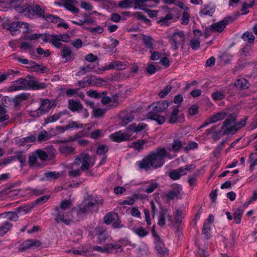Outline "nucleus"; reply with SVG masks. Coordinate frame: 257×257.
Instances as JSON below:
<instances>
[{"instance_id":"4","label":"nucleus","mask_w":257,"mask_h":257,"mask_svg":"<svg viewBox=\"0 0 257 257\" xmlns=\"http://www.w3.org/2000/svg\"><path fill=\"white\" fill-rule=\"evenodd\" d=\"M227 117L223 122L221 126L222 135H227L229 134L234 135L236 133V129L234 127L235 119L237 116L235 113L230 114H227Z\"/></svg>"},{"instance_id":"5","label":"nucleus","mask_w":257,"mask_h":257,"mask_svg":"<svg viewBox=\"0 0 257 257\" xmlns=\"http://www.w3.org/2000/svg\"><path fill=\"white\" fill-rule=\"evenodd\" d=\"M236 18H234L231 16L225 17L222 20L210 25V29L212 32H222L226 26L229 23L234 21Z\"/></svg>"},{"instance_id":"52","label":"nucleus","mask_w":257,"mask_h":257,"mask_svg":"<svg viewBox=\"0 0 257 257\" xmlns=\"http://www.w3.org/2000/svg\"><path fill=\"white\" fill-rule=\"evenodd\" d=\"M108 151V147L105 145L98 146L96 153L99 155H103Z\"/></svg>"},{"instance_id":"44","label":"nucleus","mask_w":257,"mask_h":257,"mask_svg":"<svg viewBox=\"0 0 257 257\" xmlns=\"http://www.w3.org/2000/svg\"><path fill=\"white\" fill-rule=\"evenodd\" d=\"M18 212H7L4 214L6 217V218H7L8 220H12L16 221L18 220V216L17 215V213Z\"/></svg>"},{"instance_id":"46","label":"nucleus","mask_w":257,"mask_h":257,"mask_svg":"<svg viewBox=\"0 0 257 257\" xmlns=\"http://www.w3.org/2000/svg\"><path fill=\"white\" fill-rule=\"evenodd\" d=\"M248 119V116L245 115L244 118L241 119L239 122H236V119H235V124L234 127L236 129V132L238 130L240 129L242 127L244 126L246 124V121Z\"/></svg>"},{"instance_id":"15","label":"nucleus","mask_w":257,"mask_h":257,"mask_svg":"<svg viewBox=\"0 0 257 257\" xmlns=\"http://www.w3.org/2000/svg\"><path fill=\"white\" fill-rule=\"evenodd\" d=\"M148 143L146 140L139 139L136 141L133 142L129 146L131 148H133L135 150L140 152L144 149V145Z\"/></svg>"},{"instance_id":"8","label":"nucleus","mask_w":257,"mask_h":257,"mask_svg":"<svg viewBox=\"0 0 257 257\" xmlns=\"http://www.w3.org/2000/svg\"><path fill=\"white\" fill-rule=\"evenodd\" d=\"M61 56L63 59H65V62L72 61L76 57L75 54L72 51L71 48L66 45H64L61 50Z\"/></svg>"},{"instance_id":"34","label":"nucleus","mask_w":257,"mask_h":257,"mask_svg":"<svg viewBox=\"0 0 257 257\" xmlns=\"http://www.w3.org/2000/svg\"><path fill=\"white\" fill-rule=\"evenodd\" d=\"M12 224L6 221L4 225L0 226V236H3L8 232L12 227Z\"/></svg>"},{"instance_id":"40","label":"nucleus","mask_w":257,"mask_h":257,"mask_svg":"<svg viewBox=\"0 0 257 257\" xmlns=\"http://www.w3.org/2000/svg\"><path fill=\"white\" fill-rule=\"evenodd\" d=\"M95 68L94 65L91 64L88 65L86 66L82 67L80 70L77 72V75H83L86 73L92 71Z\"/></svg>"},{"instance_id":"33","label":"nucleus","mask_w":257,"mask_h":257,"mask_svg":"<svg viewBox=\"0 0 257 257\" xmlns=\"http://www.w3.org/2000/svg\"><path fill=\"white\" fill-rule=\"evenodd\" d=\"M43 19L48 22L54 23H57L59 21H63L59 17L51 14H45Z\"/></svg>"},{"instance_id":"35","label":"nucleus","mask_w":257,"mask_h":257,"mask_svg":"<svg viewBox=\"0 0 257 257\" xmlns=\"http://www.w3.org/2000/svg\"><path fill=\"white\" fill-rule=\"evenodd\" d=\"M243 210L240 208L236 209L233 213V219L236 224L240 222Z\"/></svg>"},{"instance_id":"43","label":"nucleus","mask_w":257,"mask_h":257,"mask_svg":"<svg viewBox=\"0 0 257 257\" xmlns=\"http://www.w3.org/2000/svg\"><path fill=\"white\" fill-rule=\"evenodd\" d=\"M44 176L48 180H50L51 179H56L60 177V173L55 171L48 172L45 173Z\"/></svg>"},{"instance_id":"13","label":"nucleus","mask_w":257,"mask_h":257,"mask_svg":"<svg viewBox=\"0 0 257 257\" xmlns=\"http://www.w3.org/2000/svg\"><path fill=\"white\" fill-rule=\"evenodd\" d=\"M158 113L151 110L147 113V116L148 118L157 121L159 124H162L165 122V118L164 116L158 115Z\"/></svg>"},{"instance_id":"60","label":"nucleus","mask_w":257,"mask_h":257,"mask_svg":"<svg viewBox=\"0 0 257 257\" xmlns=\"http://www.w3.org/2000/svg\"><path fill=\"white\" fill-rule=\"evenodd\" d=\"M83 28L86 30H88L91 33H98L101 34L103 32V28L101 26H98L95 28H91L83 26Z\"/></svg>"},{"instance_id":"51","label":"nucleus","mask_w":257,"mask_h":257,"mask_svg":"<svg viewBox=\"0 0 257 257\" xmlns=\"http://www.w3.org/2000/svg\"><path fill=\"white\" fill-rule=\"evenodd\" d=\"M72 205V202L70 200L65 199L61 202L59 207L61 210H66L69 209Z\"/></svg>"},{"instance_id":"1","label":"nucleus","mask_w":257,"mask_h":257,"mask_svg":"<svg viewBox=\"0 0 257 257\" xmlns=\"http://www.w3.org/2000/svg\"><path fill=\"white\" fill-rule=\"evenodd\" d=\"M89 201H85L79 204L77 208H73L71 211L64 212L58 206L55 207L53 215L55 217L56 221L59 223L63 222L66 225H69L72 220V213H76L79 218L83 217L85 214L92 212L96 204H102L103 200L101 197H89Z\"/></svg>"},{"instance_id":"55","label":"nucleus","mask_w":257,"mask_h":257,"mask_svg":"<svg viewBox=\"0 0 257 257\" xmlns=\"http://www.w3.org/2000/svg\"><path fill=\"white\" fill-rule=\"evenodd\" d=\"M198 145L195 142L190 141L189 144L184 148L186 153H188L189 150L197 148Z\"/></svg>"},{"instance_id":"7","label":"nucleus","mask_w":257,"mask_h":257,"mask_svg":"<svg viewBox=\"0 0 257 257\" xmlns=\"http://www.w3.org/2000/svg\"><path fill=\"white\" fill-rule=\"evenodd\" d=\"M131 135L121 133V131L116 132L110 135L112 140L115 142L120 143L123 141L132 140L136 137L131 138Z\"/></svg>"},{"instance_id":"41","label":"nucleus","mask_w":257,"mask_h":257,"mask_svg":"<svg viewBox=\"0 0 257 257\" xmlns=\"http://www.w3.org/2000/svg\"><path fill=\"white\" fill-rule=\"evenodd\" d=\"M134 232L140 237L143 238L149 234V232L146 231L145 228L143 227H139L136 228Z\"/></svg>"},{"instance_id":"22","label":"nucleus","mask_w":257,"mask_h":257,"mask_svg":"<svg viewBox=\"0 0 257 257\" xmlns=\"http://www.w3.org/2000/svg\"><path fill=\"white\" fill-rule=\"evenodd\" d=\"M80 156L82 158V165L81 166V169L83 171H86L87 170L90 166L89 161H90V158L88 154H81Z\"/></svg>"},{"instance_id":"31","label":"nucleus","mask_w":257,"mask_h":257,"mask_svg":"<svg viewBox=\"0 0 257 257\" xmlns=\"http://www.w3.org/2000/svg\"><path fill=\"white\" fill-rule=\"evenodd\" d=\"M36 140V137L35 135H31L27 137L20 139L18 144L21 146H24L27 143H33Z\"/></svg>"},{"instance_id":"12","label":"nucleus","mask_w":257,"mask_h":257,"mask_svg":"<svg viewBox=\"0 0 257 257\" xmlns=\"http://www.w3.org/2000/svg\"><path fill=\"white\" fill-rule=\"evenodd\" d=\"M68 107L73 112H79L83 108V105L79 100L76 101L72 99L68 100Z\"/></svg>"},{"instance_id":"57","label":"nucleus","mask_w":257,"mask_h":257,"mask_svg":"<svg viewBox=\"0 0 257 257\" xmlns=\"http://www.w3.org/2000/svg\"><path fill=\"white\" fill-rule=\"evenodd\" d=\"M36 155L37 157L40 158L42 161H45L48 158V155L47 153L43 150H38L36 152Z\"/></svg>"},{"instance_id":"62","label":"nucleus","mask_w":257,"mask_h":257,"mask_svg":"<svg viewBox=\"0 0 257 257\" xmlns=\"http://www.w3.org/2000/svg\"><path fill=\"white\" fill-rule=\"evenodd\" d=\"M159 186L158 183L154 182L151 183L148 187L146 189L145 192L149 194L153 192L155 189L157 188Z\"/></svg>"},{"instance_id":"48","label":"nucleus","mask_w":257,"mask_h":257,"mask_svg":"<svg viewBox=\"0 0 257 257\" xmlns=\"http://www.w3.org/2000/svg\"><path fill=\"white\" fill-rule=\"evenodd\" d=\"M50 139V137H48V132L46 131H43L40 132L39 135L38 137V141L39 142H42L43 141H45Z\"/></svg>"},{"instance_id":"27","label":"nucleus","mask_w":257,"mask_h":257,"mask_svg":"<svg viewBox=\"0 0 257 257\" xmlns=\"http://www.w3.org/2000/svg\"><path fill=\"white\" fill-rule=\"evenodd\" d=\"M174 17V16L173 14H167L164 17L161 18L159 21H158V23L160 24L161 26H168V21L172 20Z\"/></svg>"},{"instance_id":"63","label":"nucleus","mask_w":257,"mask_h":257,"mask_svg":"<svg viewBox=\"0 0 257 257\" xmlns=\"http://www.w3.org/2000/svg\"><path fill=\"white\" fill-rule=\"evenodd\" d=\"M212 97L215 100H220L224 98V95L220 92H215L212 93Z\"/></svg>"},{"instance_id":"64","label":"nucleus","mask_w":257,"mask_h":257,"mask_svg":"<svg viewBox=\"0 0 257 257\" xmlns=\"http://www.w3.org/2000/svg\"><path fill=\"white\" fill-rule=\"evenodd\" d=\"M170 178L173 180H177L180 178L181 175L178 173L176 170L171 171L169 175Z\"/></svg>"},{"instance_id":"29","label":"nucleus","mask_w":257,"mask_h":257,"mask_svg":"<svg viewBox=\"0 0 257 257\" xmlns=\"http://www.w3.org/2000/svg\"><path fill=\"white\" fill-rule=\"evenodd\" d=\"M118 214L116 213H109L106 214L104 218V222L106 224H109L115 221L117 219Z\"/></svg>"},{"instance_id":"11","label":"nucleus","mask_w":257,"mask_h":257,"mask_svg":"<svg viewBox=\"0 0 257 257\" xmlns=\"http://www.w3.org/2000/svg\"><path fill=\"white\" fill-rule=\"evenodd\" d=\"M61 2L63 6L73 14H77L79 13V9L74 6L76 3V0H61Z\"/></svg>"},{"instance_id":"16","label":"nucleus","mask_w":257,"mask_h":257,"mask_svg":"<svg viewBox=\"0 0 257 257\" xmlns=\"http://www.w3.org/2000/svg\"><path fill=\"white\" fill-rule=\"evenodd\" d=\"M53 106V103H51L50 99H42L41 105L39 107L44 114L48 112Z\"/></svg>"},{"instance_id":"9","label":"nucleus","mask_w":257,"mask_h":257,"mask_svg":"<svg viewBox=\"0 0 257 257\" xmlns=\"http://www.w3.org/2000/svg\"><path fill=\"white\" fill-rule=\"evenodd\" d=\"M18 85L12 86L10 88L12 91L25 90L29 88L30 85V78L27 80L24 78H21L16 81Z\"/></svg>"},{"instance_id":"49","label":"nucleus","mask_w":257,"mask_h":257,"mask_svg":"<svg viewBox=\"0 0 257 257\" xmlns=\"http://www.w3.org/2000/svg\"><path fill=\"white\" fill-rule=\"evenodd\" d=\"M109 234L106 231H105L97 237L98 243L100 244L104 243L106 240H109Z\"/></svg>"},{"instance_id":"6","label":"nucleus","mask_w":257,"mask_h":257,"mask_svg":"<svg viewBox=\"0 0 257 257\" xmlns=\"http://www.w3.org/2000/svg\"><path fill=\"white\" fill-rule=\"evenodd\" d=\"M22 28L25 29L24 33H28L29 24L25 22L16 21L10 24L6 29L11 32L12 35H15L17 32H20V29Z\"/></svg>"},{"instance_id":"36","label":"nucleus","mask_w":257,"mask_h":257,"mask_svg":"<svg viewBox=\"0 0 257 257\" xmlns=\"http://www.w3.org/2000/svg\"><path fill=\"white\" fill-rule=\"evenodd\" d=\"M218 126V125H214L211 127V130L212 131V137L215 141L218 140L221 136H224V135L222 134V132L221 128L219 131H216V128Z\"/></svg>"},{"instance_id":"10","label":"nucleus","mask_w":257,"mask_h":257,"mask_svg":"<svg viewBox=\"0 0 257 257\" xmlns=\"http://www.w3.org/2000/svg\"><path fill=\"white\" fill-rule=\"evenodd\" d=\"M155 248L160 256H164L168 254V249L165 247V244L160 238L154 240Z\"/></svg>"},{"instance_id":"3","label":"nucleus","mask_w":257,"mask_h":257,"mask_svg":"<svg viewBox=\"0 0 257 257\" xmlns=\"http://www.w3.org/2000/svg\"><path fill=\"white\" fill-rule=\"evenodd\" d=\"M15 10L20 13H23L25 16L31 19L35 17L43 18L45 14L44 8L38 5L18 6L16 7Z\"/></svg>"},{"instance_id":"30","label":"nucleus","mask_w":257,"mask_h":257,"mask_svg":"<svg viewBox=\"0 0 257 257\" xmlns=\"http://www.w3.org/2000/svg\"><path fill=\"white\" fill-rule=\"evenodd\" d=\"M134 1V4L136 6L134 8L135 9L145 6L146 2H153L155 5L158 4L160 2V0H135Z\"/></svg>"},{"instance_id":"19","label":"nucleus","mask_w":257,"mask_h":257,"mask_svg":"<svg viewBox=\"0 0 257 257\" xmlns=\"http://www.w3.org/2000/svg\"><path fill=\"white\" fill-rule=\"evenodd\" d=\"M169 106V102L167 100L158 101L153 108V111L157 112H161L166 110Z\"/></svg>"},{"instance_id":"42","label":"nucleus","mask_w":257,"mask_h":257,"mask_svg":"<svg viewBox=\"0 0 257 257\" xmlns=\"http://www.w3.org/2000/svg\"><path fill=\"white\" fill-rule=\"evenodd\" d=\"M84 126L83 124L78 121H72L68 124L66 125V129H73V128H82Z\"/></svg>"},{"instance_id":"50","label":"nucleus","mask_w":257,"mask_h":257,"mask_svg":"<svg viewBox=\"0 0 257 257\" xmlns=\"http://www.w3.org/2000/svg\"><path fill=\"white\" fill-rule=\"evenodd\" d=\"M225 143V141L223 140L222 142H221L217 145V146L215 148V149L213 152V154L214 157H217L218 156V155H219L220 153L221 152Z\"/></svg>"},{"instance_id":"18","label":"nucleus","mask_w":257,"mask_h":257,"mask_svg":"<svg viewBox=\"0 0 257 257\" xmlns=\"http://www.w3.org/2000/svg\"><path fill=\"white\" fill-rule=\"evenodd\" d=\"M166 216H168L170 220L171 219V216L167 215V210L163 208H161L159 213V220L158 224L159 226L162 227L165 223V218Z\"/></svg>"},{"instance_id":"32","label":"nucleus","mask_w":257,"mask_h":257,"mask_svg":"<svg viewBox=\"0 0 257 257\" xmlns=\"http://www.w3.org/2000/svg\"><path fill=\"white\" fill-rule=\"evenodd\" d=\"M135 0H123L120 1L118 4V7L121 9H127L133 7Z\"/></svg>"},{"instance_id":"61","label":"nucleus","mask_w":257,"mask_h":257,"mask_svg":"<svg viewBox=\"0 0 257 257\" xmlns=\"http://www.w3.org/2000/svg\"><path fill=\"white\" fill-rule=\"evenodd\" d=\"M105 112V109H102L101 108H95L93 109V114L94 116L99 117L103 116Z\"/></svg>"},{"instance_id":"17","label":"nucleus","mask_w":257,"mask_h":257,"mask_svg":"<svg viewBox=\"0 0 257 257\" xmlns=\"http://www.w3.org/2000/svg\"><path fill=\"white\" fill-rule=\"evenodd\" d=\"M47 85L43 82H39L36 80L34 77H30V89L32 90H39L46 88Z\"/></svg>"},{"instance_id":"23","label":"nucleus","mask_w":257,"mask_h":257,"mask_svg":"<svg viewBox=\"0 0 257 257\" xmlns=\"http://www.w3.org/2000/svg\"><path fill=\"white\" fill-rule=\"evenodd\" d=\"M234 85L237 88L242 90L248 88L250 86V84L246 79L240 78L237 79L235 81Z\"/></svg>"},{"instance_id":"47","label":"nucleus","mask_w":257,"mask_h":257,"mask_svg":"<svg viewBox=\"0 0 257 257\" xmlns=\"http://www.w3.org/2000/svg\"><path fill=\"white\" fill-rule=\"evenodd\" d=\"M210 226L209 224H207L206 223H204L202 232V234H204L205 239H208L209 238V232L210 231Z\"/></svg>"},{"instance_id":"21","label":"nucleus","mask_w":257,"mask_h":257,"mask_svg":"<svg viewBox=\"0 0 257 257\" xmlns=\"http://www.w3.org/2000/svg\"><path fill=\"white\" fill-rule=\"evenodd\" d=\"M227 115V113L225 111H222L220 112L216 113L215 114L212 115L208 118L209 123H213L217 122L218 120H222Z\"/></svg>"},{"instance_id":"37","label":"nucleus","mask_w":257,"mask_h":257,"mask_svg":"<svg viewBox=\"0 0 257 257\" xmlns=\"http://www.w3.org/2000/svg\"><path fill=\"white\" fill-rule=\"evenodd\" d=\"M50 43L57 48H63L65 44H62L55 35H53Z\"/></svg>"},{"instance_id":"38","label":"nucleus","mask_w":257,"mask_h":257,"mask_svg":"<svg viewBox=\"0 0 257 257\" xmlns=\"http://www.w3.org/2000/svg\"><path fill=\"white\" fill-rule=\"evenodd\" d=\"M50 43L57 48H63L65 44H62L55 35H53Z\"/></svg>"},{"instance_id":"53","label":"nucleus","mask_w":257,"mask_h":257,"mask_svg":"<svg viewBox=\"0 0 257 257\" xmlns=\"http://www.w3.org/2000/svg\"><path fill=\"white\" fill-rule=\"evenodd\" d=\"M182 144L181 141L178 139L174 140L172 144V150L176 152L179 151Z\"/></svg>"},{"instance_id":"2","label":"nucleus","mask_w":257,"mask_h":257,"mask_svg":"<svg viewBox=\"0 0 257 257\" xmlns=\"http://www.w3.org/2000/svg\"><path fill=\"white\" fill-rule=\"evenodd\" d=\"M167 152L165 148H158L156 151L151 152L145 158L138 161L137 164L140 169L148 171L161 167L165 163Z\"/></svg>"},{"instance_id":"14","label":"nucleus","mask_w":257,"mask_h":257,"mask_svg":"<svg viewBox=\"0 0 257 257\" xmlns=\"http://www.w3.org/2000/svg\"><path fill=\"white\" fill-rule=\"evenodd\" d=\"M104 250L107 253H117L122 251V246L118 243H108L104 246Z\"/></svg>"},{"instance_id":"58","label":"nucleus","mask_w":257,"mask_h":257,"mask_svg":"<svg viewBox=\"0 0 257 257\" xmlns=\"http://www.w3.org/2000/svg\"><path fill=\"white\" fill-rule=\"evenodd\" d=\"M172 88V85H167L163 90L161 91L159 93V96L161 98L165 97L170 92Z\"/></svg>"},{"instance_id":"28","label":"nucleus","mask_w":257,"mask_h":257,"mask_svg":"<svg viewBox=\"0 0 257 257\" xmlns=\"http://www.w3.org/2000/svg\"><path fill=\"white\" fill-rule=\"evenodd\" d=\"M241 38L249 44H253L255 38L252 32L246 31L242 35Z\"/></svg>"},{"instance_id":"56","label":"nucleus","mask_w":257,"mask_h":257,"mask_svg":"<svg viewBox=\"0 0 257 257\" xmlns=\"http://www.w3.org/2000/svg\"><path fill=\"white\" fill-rule=\"evenodd\" d=\"M12 187H13V186L8 188L3 189L2 191L0 192V194H3V193H5V194H9L10 196H14V195H17L18 193L19 192L20 190H11V191L8 192V191L9 190H10V189H11Z\"/></svg>"},{"instance_id":"45","label":"nucleus","mask_w":257,"mask_h":257,"mask_svg":"<svg viewBox=\"0 0 257 257\" xmlns=\"http://www.w3.org/2000/svg\"><path fill=\"white\" fill-rule=\"evenodd\" d=\"M50 198V195H44L37 199L33 204L34 205H40L46 202Z\"/></svg>"},{"instance_id":"39","label":"nucleus","mask_w":257,"mask_h":257,"mask_svg":"<svg viewBox=\"0 0 257 257\" xmlns=\"http://www.w3.org/2000/svg\"><path fill=\"white\" fill-rule=\"evenodd\" d=\"M17 156H14L15 158V160L17 159L21 163V167L22 168L25 166L26 164V156L23 155V152L22 151L17 152L15 153Z\"/></svg>"},{"instance_id":"20","label":"nucleus","mask_w":257,"mask_h":257,"mask_svg":"<svg viewBox=\"0 0 257 257\" xmlns=\"http://www.w3.org/2000/svg\"><path fill=\"white\" fill-rule=\"evenodd\" d=\"M179 112V109L176 106H173V109L169 116L168 123L170 124H174L178 120V115Z\"/></svg>"},{"instance_id":"26","label":"nucleus","mask_w":257,"mask_h":257,"mask_svg":"<svg viewBox=\"0 0 257 257\" xmlns=\"http://www.w3.org/2000/svg\"><path fill=\"white\" fill-rule=\"evenodd\" d=\"M36 154H33L29 157L28 163L31 167H36L40 168L43 167V165L38 162Z\"/></svg>"},{"instance_id":"24","label":"nucleus","mask_w":257,"mask_h":257,"mask_svg":"<svg viewBox=\"0 0 257 257\" xmlns=\"http://www.w3.org/2000/svg\"><path fill=\"white\" fill-rule=\"evenodd\" d=\"M142 40L143 44L145 45V46L149 48L150 50L154 49L153 48V39L149 36H147L146 35L143 34L142 35Z\"/></svg>"},{"instance_id":"25","label":"nucleus","mask_w":257,"mask_h":257,"mask_svg":"<svg viewBox=\"0 0 257 257\" xmlns=\"http://www.w3.org/2000/svg\"><path fill=\"white\" fill-rule=\"evenodd\" d=\"M59 150L61 154L66 156L75 154V149L67 146H60Z\"/></svg>"},{"instance_id":"54","label":"nucleus","mask_w":257,"mask_h":257,"mask_svg":"<svg viewBox=\"0 0 257 257\" xmlns=\"http://www.w3.org/2000/svg\"><path fill=\"white\" fill-rule=\"evenodd\" d=\"M133 16L137 18L139 20L144 21L146 24H149L151 22V21L149 19L140 12L135 13L133 14Z\"/></svg>"},{"instance_id":"59","label":"nucleus","mask_w":257,"mask_h":257,"mask_svg":"<svg viewBox=\"0 0 257 257\" xmlns=\"http://www.w3.org/2000/svg\"><path fill=\"white\" fill-rule=\"evenodd\" d=\"M134 117L132 114H126L123 118L121 121L122 125H127L130 122L133 120Z\"/></svg>"}]
</instances>
